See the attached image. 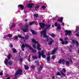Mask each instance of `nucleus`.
I'll list each match as a JSON object with an SVG mask.
<instances>
[{
    "instance_id": "1",
    "label": "nucleus",
    "mask_w": 79,
    "mask_h": 79,
    "mask_svg": "<svg viewBox=\"0 0 79 79\" xmlns=\"http://www.w3.org/2000/svg\"><path fill=\"white\" fill-rule=\"evenodd\" d=\"M41 34L44 35V37H46L47 41H48V39H49L51 40L48 42V44L49 45H52V43L54 42V41L52 38L50 37L49 36H47V34H46V29H44V31H41Z\"/></svg>"
},
{
    "instance_id": "2",
    "label": "nucleus",
    "mask_w": 79,
    "mask_h": 79,
    "mask_svg": "<svg viewBox=\"0 0 79 79\" xmlns=\"http://www.w3.org/2000/svg\"><path fill=\"white\" fill-rule=\"evenodd\" d=\"M25 47H28L30 50H32V47H31V46H29L26 44H25L24 46V44H22L21 46L22 49L23 51H24V48H25Z\"/></svg>"
},
{
    "instance_id": "3",
    "label": "nucleus",
    "mask_w": 79,
    "mask_h": 79,
    "mask_svg": "<svg viewBox=\"0 0 79 79\" xmlns=\"http://www.w3.org/2000/svg\"><path fill=\"white\" fill-rule=\"evenodd\" d=\"M38 54L39 55L38 56L39 58H41V57L40 56L41 55H42V58H46V56L44 55V52L43 51H41V53H40V51L39 52Z\"/></svg>"
},
{
    "instance_id": "4",
    "label": "nucleus",
    "mask_w": 79,
    "mask_h": 79,
    "mask_svg": "<svg viewBox=\"0 0 79 79\" xmlns=\"http://www.w3.org/2000/svg\"><path fill=\"white\" fill-rule=\"evenodd\" d=\"M28 27H29V25H28V24H27L22 29L23 32H27V28H28Z\"/></svg>"
},
{
    "instance_id": "5",
    "label": "nucleus",
    "mask_w": 79,
    "mask_h": 79,
    "mask_svg": "<svg viewBox=\"0 0 79 79\" xmlns=\"http://www.w3.org/2000/svg\"><path fill=\"white\" fill-rule=\"evenodd\" d=\"M22 72L23 71H22V70H21L20 69L18 70L15 73V76H17L18 74H21Z\"/></svg>"
},
{
    "instance_id": "6",
    "label": "nucleus",
    "mask_w": 79,
    "mask_h": 79,
    "mask_svg": "<svg viewBox=\"0 0 79 79\" xmlns=\"http://www.w3.org/2000/svg\"><path fill=\"white\" fill-rule=\"evenodd\" d=\"M65 32L66 35H71V31H70L65 30Z\"/></svg>"
},
{
    "instance_id": "7",
    "label": "nucleus",
    "mask_w": 79,
    "mask_h": 79,
    "mask_svg": "<svg viewBox=\"0 0 79 79\" xmlns=\"http://www.w3.org/2000/svg\"><path fill=\"white\" fill-rule=\"evenodd\" d=\"M76 44L77 45V47H78V46H79V43L77 41H76L74 40H72V44Z\"/></svg>"
},
{
    "instance_id": "8",
    "label": "nucleus",
    "mask_w": 79,
    "mask_h": 79,
    "mask_svg": "<svg viewBox=\"0 0 79 79\" xmlns=\"http://www.w3.org/2000/svg\"><path fill=\"white\" fill-rule=\"evenodd\" d=\"M64 61H65V60L64 59H60L59 60L58 63H60V64H61V63H62L63 64H64Z\"/></svg>"
},
{
    "instance_id": "9",
    "label": "nucleus",
    "mask_w": 79,
    "mask_h": 79,
    "mask_svg": "<svg viewBox=\"0 0 79 79\" xmlns=\"http://www.w3.org/2000/svg\"><path fill=\"white\" fill-rule=\"evenodd\" d=\"M34 5V4L32 3H30L29 4H28L27 5V7H28L29 8H32V6Z\"/></svg>"
},
{
    "instance_id": "10",
    "label": "nucleus",
    "mask_w": 79,
    "mask_h": 79,
    "mask_svg": "<svg viewBox=\"0 0 79 79\" xmlns=\"http://www.w3.org/2000/svg\"><path fill=\"white\" fill-rule=\"evenodd\" d=\"M39 24L41 28H42V29H43V28H44L45 26V24L43 23H39Z\"/></svg>"
},
{
    "instance_id": "11",
    "label": "nucleus",
    "mask_w": 79,
    "mask_h": 79,
    "mask_svg": "<svg viewBox=\"0 0 79 79\" xmlns=\"http://www.w3.org/2000/svg\"><path fill=\"white\" fill-rule=\"evenodd\" d=\"M18 6L20 10H23L24 9V6L22 5H20Z\"/></svg>"
},
{
    "instance_id": "12",
    "label": "nucleus",
    "mask_w": 79,
    "mask_h": 79,
    "mask_svg": "<svg viewBox=\"0 0 79 79\" xmlns=\"http://www.w3.org/2000/svg\"><path fill=\"white\" fill-rule=\"evenodd\" d=\"M50 58L51 57L50 56L47 57L46 58V60H47V62L48 63H49V61H50Z\"/></svg>"
},
{
    "instance_id": "13",
    "label": "nucleus",
    "mask_w": 79,
    "mask_h": 79,
    "mask_svg": "<svg viewBox=\"0 0 79 79\" xmlns=\"http://www.w3.org/2000/svg\"><path fill=\"white\" fill-rule=\"evenodd\" d=\"M31 31L32 32V34H33V35H36V34H37V32L34 30H31Z\"/></svg>"
},
{
    "instance_id": "14",
    "label": "nucleus",
    "mask_w": 79,
    "mask_h": 79,
    "mask_svg": "<svg viewBox=\"0 0 79 79\" xmlns=\"http://www.w3.org/2000/svg\"><path fill=\"white\" fill-rule=\"evenodd\" d=\"M37 49L38 50H41V48H40V45L39 44H37Z\"/></svg>"
},
{
    "instance_id": "15",
    "label": "nucleus",
    "mask_w": 79,
    "mask_h": 79,
    "mask_svg": "<svg viewBox=\"0 0 79 79\" xmlns=\"http://www.w3.org/2000/svg\"><path fill=\"white\" fill-rule=\"evenodd\" d=\"M63 19V17H61L60 18H59L57 21H58L59 22H62Z\"/></svg>"
},
{
    "instance_id": "16",
    "label": "nucleus",
    "mask_w": 79,
    "mask_h": 79,
    "mask_svg": "<svg viewBox=\"0 0 79 79\" xmlns=\"http://www.w3.org/2000/svg\"><path fill=\"white\" fill-rule=\"evenodd\" d=\"M8 59H6L5 60V61H4L5 64L6 65H7V64H8Z\"/></svg>"
},
{
    "instance_id": "17",
    "label": "nucleus",
    "mask_w": 79,
    "mask_h": 79,
    "mask_svg": "<svg viewBox=\"0 0 79 79\" xmlns=\"http://www.w3.org/2000/svg\"><path fill=\"white\" fill-rule=\"evenodd\" d=\"M18 37L20 38V39H24V37L22 36L21 35H18Z\"/></svg>"
},
{
    "instance_id": "18",
    "label": "nucleus",
    "mask_w": 79,
    "mask_h": 79,
    "mask_svg": "<svg viewBox=\"0 0 79 79\" xmlns=\"http://www.w3.org/2000/svg\"><path fill=\"white\" fill-rule=\"evenodd\" d=\"M72 48H73V46L70 45V47L69 48V52H71V49H72Z\"/></svg>"
},
{
    "instance_id": "19",
    "label": "nucleus",
    "mask_w": 79,
    "mask_h": 79,
    "mask_svg": "<svg viewBox=\"0 0 79 79\" xmlns=\"http://www.w3.org/2000/svg\"><path fill=\"white\" fill-rule=\"evenodd\" d=\"M68 44V41H62V44H65L66 45V44Z\"/></svg>"
},
{
    "instance_id": "20",
    "label": "nucleus",
    "mask_w": 79,
    "mask_h": 79,
    "mask_svg": "<svg viewBox=\"0 0 79 79\" xmlns=\"http://www.w3.org/2000/svg\"><path fill=\"white\" fill-rule=\"evenodd\" d=\"M56 48H55L52 51L51 54H54V53H55V52H56Z\"/></svg>"
},
{
    "instance_id": "21",
    "label": "nucleus",
    "mask_w": 79,
    "mask_h": 79,
    "mask_svg": "<svg viewBox=\"0 0 79 79\" xmlns=\"http://www.w3.org/2000/svg\"><path fill=\"white\" fill-rule=\"evenodd\" d=\"M24 67L26 70H27V69H29V66L27 65H24Z\"/></svg>"
},
{
    "instance_id": "22",
    "label": "nucleus",
    "mask_w": 79,
    "mask_h": 79,
    "mask_svg": "<svg viewBox=\"0 0 79 79\" xmlns=\"http://www.w3.org/2000/svg\"><path fill=\"white\" fill-rule=\"evenodd\" d=\"M49 35L52 37L53 38H54L55 37V35L53 33L49 34Z\"/></svg>"
},
{
    "instance_id": "23",
    "label": "nucleus",
    "mask_w": 79,
    "mask_h": 79,
    "mask_svg": "<svg viewBox=\"0 0 79 79\" xmlns=\"http://www.w3.org/2000/svg\"><path fill=\"white\" fill-rule=\"evenodd\" d=\"M60 73H61V75H62L63 76H64V77L66 76L65 73H64V72H62V71H61Z\"/></svg>"
},
{
    "instance_id": "24",
    "label": "nucleus",
    "mask_w": 79,
    "mask_h": 79,
    "mask_svg": "<svg viewBox=\"0 0 79 79\" xmlns=\"http://www.w3.org/2000/svg\"><path fill=\"white\" fill-rule=\"evenodd\" d=\"M29 36L28 35H27L25 36V37L24 38V39H26V40H27L29 39Z\"/></svg>"
},
{
    "instance_id": "25",
    "label": "nucleus",
    "mask_w": 79,
    "mask_h": 79,
    "mask_svg": "<svg viewBox=\"0 0 79 79\" xmlns=\"http://www.w3.org/2000/svg\"><path fill=\"white\" fill-rule=\"evenodd\" d=\"M32 42H33V43H34V44H38V42L36 41L34 39H32Z\"/></svg>"
},
{
    "instance_id": "26",
    "label": "nucleus",
    "mask_w": 79,
    "mask_h": 79,
    "mask_svg": "<svg viewBox=\"0 0 79 79\" xmlns=\"http://www.w3.org/2000/svg\"><path fill=\"white\" fill-rule=\"evenodd\" d=\"M42 69H43V67H42V66H40V69H39L38 71H39V72H40V71H42Z\"/></svg>"
},
{
    "instance_id": "27",
    "label": "nucleus",
    "mask_w": 79,
    "mask_h": 79,
    "mask_svg": "<svg viewBox=\"0 0 79 79\" xmlns=\"http://www.w3.org/2000/svg\"><path fill=\"white\" fill-rule=\"evenodd\" d=\"M33 24H35V22H34V21L32 22L29 23V24L30 25V26H31V25H32Z\"/></svg>"
},
{
    "instance_id": "28",
    "label": "nucleus",
    "mask_w": 79,
    "mask_h": 79,
    "mask_svg": "<svg viewBox=\"0 0 79 79\" xmlns=\"http://www.w3.org/2000/svg\"><path fill=\"white\" fill-rule=\"evenodd\" d=\"M31 50L32 52H33V53H36L37 52V51L36 50L33 49V48H32V50Z\"/></svg>"
},
{
    "instance_id": "29",
    "label": "nucleus",
    "mask_w": 79,
    "mask_h": 79,
    "mask_svg": "<svg viewBox=\"0 0 79 79\" xmlns=\"http://www.w3.org/2000/svg\"><path fill=\"white\" fill-rule=\"evenodd\" d=\"M60 26H61V25H60V24H58V26L57 27V29H61V27H60Z\"/></svg>"
},
{
    "instance_id": "30",
    "label": "nucleus",
    "mask_w": 79,
    "mask_h": 79,
    "mask_svg": "<svg viewBox=\"0 0 79 79\" xmlns=\"http://www.w3.org/2000/svg\"><path fill=\"white\" fill-rule=\"evenodd\" d=\"M11 54H9V55L7 56V57L9 59H10V57H11Z\"/></svg>"
},
{
    "instance_id": "31",
    "label": "nucleus",
    "mask_w": 79,
    "mask_h": 79,
    "mask_svg": "<svg viewBox=\"0 0 79 79\" xmlns=\"http://www.w3.org/2000/svg\"><path fill=\"white\" fill-rule=\"evenodd\" d=\"M12 50H13V52H14V53H16V49L13 48H12Z\"/></svg>"
},
{
    "instance_id": "32",
    "label": "nucleus",
    "mask_w": 79,
    "mask_h": 79,
    "mask_svg": "<svg viewBox=\"0 0 79 79\" xmlns=\"http://www.w3.org/2000/svg\"><path fill=\"white\" fill-rule=\"evenodd\" d=\"M56 58V57H55V56H52V57H51V59H52V60H54V59H55Z\"/></svg>"
},
{
    "instance_id": "33",
    "label": "nucleus",
    "mask_w": 79,
    "mask_h": 79,
    "mask_svg": "<svg viewBox=\"0 0 79 79\" xmlns=\"http://www.w3.org/2000/svg\"><path fill=\"white\" fill-rule=\"evenodd\" d=\"M66 65H69V62L68 61H66L65 62Z\"/></svg>"
},
{
    "instance_id": "34",
    "label": "nucleus",
    "mask_w": 79,
    "mask_h": 79,
    "mask_svg": "<svg viewBox=\"0 0 79 79\" xmlns=\"http://www.w3.org/2000/svg\"><path fill=\"white\" fill-rule=\"evenodd\" d=\"M56 75H57V76H61V73L60 72H57Z\"/></svg>"
},
{
    "instance_id": "35",
    "label": "nucleus",
    "mask_w": 79,
    "mask_h": 79,
    "mask_svg": "<svg viewBox=\"0 0 79 79\" xmlns=\"http://www.w3.org/2000/svg\"><path fill=\"white\" fill-rule=\"evenodd\" d=\"M62 72L63 73H66V69L64 68H63L62 70Z\"/></svg>"
},
{
    "instance_id": "36",
    "label": "nucleus",
    "mask_w": 79,
    "mask_h": 79,
    "mask_svg": "<svg viewBox=\"0 0 79 79\" xmlns=\"http://www.w3.org/2000/svg\"><path fill=\"white\" fill-rule=\"evenodd\" d=\"M8 35V37H12V35L11 34H9Z\"/></svg>"
},
{
    "instance_id": "37",
    "label": "nucleus",
    "mask_w": 79,
    "mask_h": 79,
    "mask_svg": "<svg viewBox=\"0 0 79 79\" xmlns=\"http://www.w3.org/2000/svg\"><path fill=\"white\" fill-rule=\"evenodd\" d=\"M54 26L56 27L58 26V24L57 23H55Z\"/></svg>"
},
{
    "instance_id": "38",
    "label": "nucleus",
    "mask_w": 79,
    "mask_h": 79,
    "mask_svg": "<svg viewBox=\"0 0 79 79\" xmlns=\"http://www.w3.org/2000/svg\"><path fill=\"white\" fill-rule=\"evenodd\" d=\"M9 64H10V65H12V61H10L9 62Z\"/></svg>"
},
{
    "instance_id": "39",
    "label": "nucleus",
    "mask_w": 79,
    "mask_h": 79,
    "mask_svg": "<svg viewBox=\"0 0 79 79\" xmlns=\"http://www.w3.org/2000/svg\"><path fill=\"white\" fill-rule=\"evenodd\" d=\"M32 46L34 48H36V46H35V44H33L32 45Z\"/></svg>"
},
{
    "instance_id": "40",
    "label": "nucleus",
    "mask_w": 79,
    "mask_h": 79,
    "mask_svg": "<svg viewBox=\"0 0 79 79\" xmlns=\"http://www.w3.org/2000/svg\"><path fill=\"white\" fill-rule=\"evenodd\" d=\"M33 58H34V59H37V57L36 56H34L33 57Z\"/></svg>"
},
{
    "instance_id": "41",
    "label": "nucleus",
    "mask_w": 79,
    "mask_h": 79,
    "mask_svg": "<svg viewBox=\"0 0 79 79\" xmlns=\"http://www.w3.org/2000/svg\"><path fill=\"white\" fill-rule=\"evenodd\" d=\"M32 69H34L35 68V66L34 65H32L31 66Z\"/></svg>"
},
{
    "instance_id": "42",
    "label": "nucleus",
    "mask_w": 79,
    "mask_h": 79,
    "mask_svg": "<svg viewBox=\"0 0 79 79\" xmlns=\"http://www.w3.org/2000/svg\"><path fill=\"white\" fill-rule=\"evenodd\" d=\"M69 62H70V63H73V61H72V60H71V59H70L69 60Z\"/></svg>"
},
{
    "instance_id": "43",
    "label": "nucleus",
    "mask_w": 79,
    "mask_h": 79,
    "mask_svg": "<svg viewBox=\"0 0 79 79\" xmlns=\"http://www.w3.org/2000/svg\"><path fill=\"white\" fill-rule=\"evenodd\" d=\"M34 16H35V17H38V14H36L34 15Z\"/></svg>"
},
{
    "instance_id": "44",
    "label": "nucleus",
    "mask_w": 79,
    "mask_h": 79,
    "mask_svg": "<svg viewBox=\"0 0 79 79\" xmlns=\"http://www.w3.org/2000/svg\"><path fill=\"white\" fill-rule=\"evenodd\" d=\"M42 8H43V9H45V8H46V7H45V6H42Z\"/></svg>"
},
{
    "instance_id": "45",
    "label": "nucleus",
    "mask_w": 79,
    "mask_h": 79,
    "mask_svg": "<svg viewBox=\"0 0 79 79\" xmlns=\"http://www.w3.org/2000/svg\"><path fill=\"white\" fill-rule=\"evenodd\" d=\"M35 62L36 63V64H37V65H39V62H38V61H35Z\"/></svg>"
},
{
    "instance_id": "46",
    "label": "nucleus",
    "mask_w": 79,
    "mask_h": 79,
    "mask_svg": "<svg viewBox=\"0 0 79 79\" xmlns=\"http://www.w3.org/2000/svg\"><path fill=\"white\" fill-rule=\"evenodd\" d=\"M15 26V23H14L12 25V26L13 27H14Z\"/></svg>"
},
{
    "instance_id": "47",
    "label": "nucleus",
    "mask_w": 79,
    "mask_h": 79,
    "mask_svg": "<svg viewBox=\"0 0 79 79\" xmlns=\"http://www.w3.org/2000/svg\"><path fill=\"white\" fill-rule=\"evenodd\" d=\"M15 39H17L18 36H15Z\"/></svg>"
},
{
    "instance_id": "48",
    "label": "nucleus",
    "mask_w": 79,
    "mask_h": 79,
    "mask_svg": "<svg viewBox=\"0 0 79 79\" xmlns=\"http://www.w3.org/2000/svg\"><path fill=\"white\" fill-rule=\"evenodd\" d=\"M0 75L1 76H2V75H3V72H2L0 73Z\"/></svg>"
},
{
    "instance_id": "49",
    "label": "nucleus",
    "mask_w": 79,
    "mask_h": 79,
    "mask_svg": "<svg viewBox=\"0 0 79 79\" xmlns=\"http://www.w3.org/2000/svg\"><path fill=\"white\" fill-rule=\"evenodd\" d=\"M10 47H13V45H12V44H10Z\"/></svg>"
},
{
    "instance_id": "50",
    "label": "nucleus",
    "mask_w": 79,
    "mask_h": 79,
    "mask_svg": "<svg viewBox=\"0 0 79 79\" xmlns=\"http://www.w3.org/2000/svg\"><path fill=\"white\" fill-rule=\"evenodd\" d=\"M52 79H55V76H52Z\"/></svg>"
},
{
    "instance_id": "51",
    "label": "nucleus",
    "mask_w": 79,
    "mask_h": 79,
    "mask_svg": "<svg viewBox=\"0 0 79 79\" xmlns=\"http://www.w3.org/2000/svg\"><path fill=\"white\" fill-rule=\"evenodd\" d=\"M28 61H29V62H30V58H28V59H27Z\"/></svg>"
},
{
    "instance_id": "52",
    "label": "nucleus",
    "mask_w": 79,
    "mask_h": 79,
    "mask_svg": "<svg viewBox=\"0 0 79 79\" xmlns=\"http://www.w3.org/2000/svg\"><path fill=\"white\" fill-rule=\"evenodd\" d=\"M68 37L65 38L64 39V40H68Z\"/></svg>"
},
{
    "instance_id": "53",
    "label": "nucleus",
    "mask_w": 79,
    "mask_h": 79,
    "mask_svg": "<svg viewBox=\"0 0 79 79\" xmlns=\"http://www.w3.org/2000/svg\"><path fill=\"white\" fill-rule=\"evenodd\" d=\"M19 61H20V62H22V61H23V60H22L21 59H20L19 60Z\"/></svg>"
},
{
    "instance_id": "54",
    "label": "nucleus",
    "mask_w": 79,
    "mask_h": 79,
    "mask_svg": "<svg viewBox=\"0 0 79 79\" xmlns=\"http://www.w3.org/2000/svg\"><path fill=\"white\" fill-rule=\"evenodd\" d=\"M39 8V6H36V8Z\"/></svg>"
},
{
    "instance_id": "55",
    "label": "nucleus",
    "mask_w": 79,
    "mask_h": 79,
    "mask_svg": "<svg viewBox=\"0 0 79 79\" xmlns=\"http://www.w3.org/2000/svg\"><path fill=\"white\" fill-rule=\"evenodd\" d=\"M60 41H63V39H60Z\"/></svg>"
},
{
    "instance_id": "56",
    "label": "nucleus",
    "mask_w": 79,
    "mask_h": 79,
    "mask_svg": "<svg viewBox=\"0 0 79 79\" xmlns=\"http://www.w3.org/2000/svg\"><path fill=\"white\" fill-rule=\"evenodd\" d=\"M76 35H77V37H79V34H77Z\"/></svg>"
},
{
    "instance_id": "57",
    "label": "nucleus",
    "mask_w": 79,
    "mask_h": 79,
    "mask_svg": "<svg viewBox=\"0 0 79 79\" xmlns=\"http://www.w3.org/2000/svg\"><path fill=\"white\" fill-rule=\"evenodd\" d=\"M24 20L25 21H27V19H25Z\"/></svg>"
},
{
    "instance_id": "58",
    "label": "nucleus",
    "mask_w": 79,
    "mask_h": 79,
    "mask_svg": "<svg viewBox=\"0 0 79 79\" xmlns=\"http://www.w3.org/2000/svg\"><path fill=\"white\" fill-rule=\"evenodd\" d=\"M77 29H79V27H77L76 30H77Z\"/></svg>"
},
{
    "instance_id": "59",
    "label": "nucleus",
    "mask_w": 79,
    "mask_h": 79,
    "mask_svg": "<svg viewBox=\"0 0 79 79\" xmlns=\"http://www.w3.org/2000/svg\"><path fill=\"white\" fill-rule=\"evenodd\" d=\"M62 26H64V23H62Z\"/></svg>"
},
{
    "instance_id": "60",
    "label": "nucleus",
    "mask_w": 79,
    "mask_h": 79,
    "mask_svg": "<svg viewBox=\"0 0 79 79\" xmlns=\"http://www.w3.org/2000/svg\"><path fill=\"white\" fill-rule=\"evenodd\" d=\"M6 79H10V77H8L6 78Z\"/></svg>"
},
{
    "instance_id": "61",
    "label": "nucleus",
    "mask_w": 79,
    "mask_h": 79,
    "mask_svg": "<svg viewBox=\"0 0 79 79\" xmlns=\"http://www.w3.org/2000/svg\"><path fill=\"white\" fill-rule=\"evenodd\" d=\"M53 20H55V19H55V18H53Z\"/></svg>"
},
{
    "instance_id": "62",
    "label": "nucleus",
    "mask_w": 79,
    "mask_h": 79,
    "mask_svg": "<svg viewBox=\"0 0 79 79\" xmlns=\"http://www.w3.org/2000/svg\"><path fill=\"white\" fill-rule=\"evenodd\" d=\"M48 55H50V53H48Z\"/></svg>"
},
{
    "instance_id": "63",
    "label": "nucleus",
    "mask_w": 79,
    "mask_h": 79,
    "mask_svg": "<svg viewBox=\"0 0 79 79\" xmlns=\"http://www.w3.org/2000/svg\"><path fill=\"white\" fill-rule=\"evenodd\" d=\"M52 27H54V25H52Z\"/></svg>"
},
{
    "instance_id": "64",
    "label": "nucleus",
    "mask_w": 79,
    "mask_h": 79,
    "mask_svg": "<svg viewBox=\"0 0 79 79\" xmlns=\"http://www.w3.org/2000/svg\"><path fill=\"white\" fill-rule=\"evenodd\" d=\"M48 27H50V26H49Z\"/></svg>"
}]
</instances>
